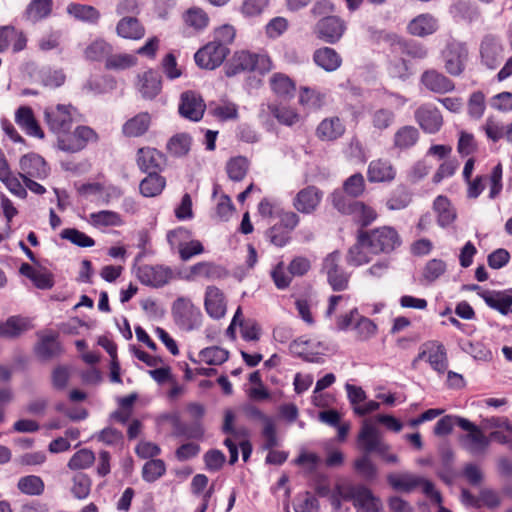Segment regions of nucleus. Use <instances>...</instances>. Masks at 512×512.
<instances>
[{
    "label": "nucleus",
    "mask_w": 512,
    "mask_h": 512,
    "mask_svg": "<svg viewBox=\"0 0 512 512\" xmlns=\"http://www.w3.org/2000/svg\"><path fill=\"white\" fill-rule=\"evenodd\" d=\"M361 232L362 239L368 242V249L372 254H389L402 245L401 236L392 226H382Z\"/></svg>",
    "instance_id": "f257e3e1"
},
{
    "label": "nucleus",
    "mask_w": 512,
    "mask_h": 512,
    "mask_svg": "<svg viewBox=\"0 0 512 512\" xmlns=\"http://www.w3.org/2000/svg\"><path fill=\"white\" fill-rule=\"evenodd\" d=\"M458 427L467 433L459 437L461 447L472 456L483 455L490 446V439L481 428L466 418H458Z\"/></svg>",
    "instance_id": "f03ea898"
},
{
    "label": "nucleus",
    "mask_w": 512,
    "mask_h": 512,
    "mask_svg": "<svg viewBox=\"0 0 512 512\" xmlns=\"http://www.w3.org/2000/svg\"><path fill=\"white\" fill-rule=\"evenodd\" d=\"M270 69V60L265 55H258L248 51L236 52L225 66V73L228 77L236 76L243 72L259 70L260 72Z\"/></svg>",
    "instance_id": "7ed1b4c3"
},
{
    "label": "nucleus",
    "mask_w": 512,
    "mask_h": 512,
    "mask_svg": "<svg viewBox=\"0 0 512 512\" xmlns=\"http://www.w3.org/2000/svg\"><path fill=\"white\" fill-rule=\"evenodd\" d=\"M172 315L176 325L184 331L197 330L202 325L201 310L187 297H178L173 302Z\"/></svg>",
    "instance_id": "20e7f679"
},
{
    "label": "nucleus",
    "mask_w": 512,
    "mask_h": 512,
    "mask_svg": "<svg viewBox=\"0 0 512 512\" xmlns=\"http://www.w3.org/2000/svg\"><path fill=\"white\" fill-rule=\"evenodd\" d=\"M289 350L306 362L320 363L321 355L329 350V344L317 338L301 336L290 343Z\"/></svg>",
    "instance_id": "39448f33"
},
{
    "label": "nucleus",
    "mask_w": 512,
    "mask_h": 512,
    "mask_svg": "<svg viewBox=\"0 0 512 512\" xmlns=\"http://www.w3.org/2000/svg\"><path fill=\"white\" fill-rule=\"evenodd\" d=\"M136 277L141 284L153 288H160L174 278V272L169 266L162 264H144L136 267Z\"/></svg>",
    "instance_id": "423d86ee"
},
{
    "label": "nucleus",
    "mask_w": 512,
    "mask_h": 512,
    "mask_svg": "<svg viewBox=\"0 0 512 512\" xmlns=\"http://www.w3.org/2000/svg\"><path fill=\"white\" fill-rule=\"evenodd\" d=\"M341 254L333 251L323 260V271L327 275V281L334 291H344L348 288L350 274L340 265Z\"/></svg>",
    "instance_id": "0eeeda50"
},
{
    "label": "nucleus",
    "mask_w": 512,
    "mask_h": 512,
    "mask_svg": "<svg viewBox=\"0 0 512 512\" xmlns=\"http://www.w3.org/2000/svg\"><path fill=\"white\" fill-rule=\"evenodd\" d=\"M444 67L452 76H459L465 69L468 49L465 43L451 40L442 52Z\"/></svg>",
    "instance_id": "6e6552de"
},
{
    "label": "nucleus",
    "mask_w": 512,
    "mask_h": 512,
    "mask_svg": "<svg viewBox=\"0 0 512 512\" xmlns=\"http://www.w3.org/2000/svg\"><path fill=\"white\" fill-rule=\"evenodd\" d=\"M228 53L229 49L226 45L212 41L199 49L195 53L194 59L199 67L213 70L223 63Z\"/></svg>",
    "instance_id": "1a4fd4ad"
},
{
    "label": "nucleus",
    "mask_w": 512,
    "mask_h": 512,
    "mask_svg": "<svg viewBox=\"0 0 512 512\" xmlns=\"http://www.w3.org/2000/svg\"><path fill=\"white\" fill-rule=\"evenodd\" d=\"M72 106L58 104L54 107L45 109V120L49 129L56 135L70 131L73 125V118L71 114Z\"/></svg>",
    "instance_id": "9d476101"
},
{
    "label": "nucleus",
    "mask_w": 512,
    "mask_h": 512,
    "mask_svg": "<svg viewBox=\"0 0 512 512\" xmlns=\"http://www.w3.org/2000/svg\"><path fill=\"white\" fill-rule=\"evenodd\" d=\"M346 23L338 16L320 19L315 26L317 37L329 44L337 43L346 31Z\"/></svg>",
    "instance_id": "9b49d317"
},
{
    "label": "nucleus",
    "mask_w": 512,
    "mask_h": 512,
    "mask_svg": "<svg viewBox=\"0 0 512 512\" xmlns=\"http://www.w3.org/2000/svg\"><path fill=\"white\" fill-rule=\"evenodd\" d=\"M415 120L425 133L435 134L443 125V117L437 107L426 103L418 107L414 113Z\"/></svg>",
    "instance_id": "f8f14e48"
},
{
    "label": "nucleus",
    "mask_w": 512,
    "mask_h": 512,
    "mask_svg": "<svg viewBox=\"0 0 512 512\" xmlns=\"http://www.w3.org/2000/svg\"><path fill=\"white\" fill-rule=\"evenodd\" d=\"M481 62L489 69H495L503 58V46L499 37L487 34L480 43Z\"/></svg>",
    "instance_id": "ddd939ff"
},
{
    "label": "nucleus",
    "mask_w": 512,
    "mask_h": 512,
    "mask_svg": "<svg viewBox=\"0 0 512 512\" xmlns=\"http://www.w3.org/2000/svg\"><path fill=\"white\" fill-rule=\"evenodd\" d=\"M206 105L200 94L194 91H185L181 94L179 114L188 120L199 121L205 112Z\"/></svg>",
    "instance_id": "4468645a"
},
{
    "label": "nucleus",
    "mask_w": 512,
    "mask_h": 512,
    "mask_svg": "<svg viewBox=\"0 0 512 512\" xmlns=\"http://www.w3.org/2000/svg\"><path fill=\"white\" fill-rule=\"evenodd\" d=\"M20 177L23 179L38 178L43 179L48 175V167L43 159L38 154L30 153L24 155L20 159Z\"/></svg>",
    "instance_id": "2eb2a0df"
},
{
    "label": "nucleus",
    "mask_w": 512,
    "mask_h": 512,
    "mask_svg": "<svg viewBox=\"0 0 512 512\" xmlns=\"http://www.w3.org/2000/svg\"><path fill=\"white\" fill-rule=\"evenodd\" d=\"M354 506L357 512H379L381 509V501L373 495L372 491L363 486H354L350 491Z\"/></svg>",
    "instance_id": "dca6fc26"
},
{
    "label": "nucleus",
    "mask_w": 512,
    "mask_h": 512,
    "mask_svg": "<svg viewBox=\"0 0 512 512\" xmlns=\"http://www.w3.org/2000/svg\"><path fill=\"white\" fill-rule=\"evenodd\" d=\"M15 122L29 136L44 138V132L37 122L33 110L28 106H21L15 112Z\"/></svg>",
    "instance_id": "f3484780"
},
{
    "label": "nucleus",
    "mask_w": 512,
    "mask_h": 512,
    "mask_svg": "<svg viewBox=\"0 0 512 512\" xmlns=\"http://www.w3.org/2000/svg\"><path fill=\"white\" fill-rule=\"evenodd\" d=\"M165 162L164 155L154 148H140L137 164L145 173H158Z\"/></svg>",
    "instance_id": "a211bd4d"
},
{
    "label": "nucleus",
    "mask_w": 512,
    "mask_h": 512,
    "mask_svg": "<svg viewBox=\"0 0 512 512\" xmlns=\"http://www.w3.org/2000/svg\"><path fill=\"white\" fill-rule=\"evenodd\" d=\"M204 307L207 314L214 319L225 315L226 304L221 290L215 286H208L205 292Z\"/></svg>",
    "instance_id": "6ab92c4d"
},
{
    "label": "nucleus",
    "mask_w": 512,
    "mask_h": 512,
    "mask_svg": "<svg viewBox=\"0 0 512 512\" xmlns=\"http://www.w3.org/2000/svg\"><path fill=\"white\" fill-rule=\"evenodd\" d=\"M137 89L145 99L155 98L162 89L161 76L152 69L138 76Z\"/></svg>",
    "instance_id": "aec40b11"
},
{
    "label": "nucleus",
    "mask_w": 512,
    "mask_h": 512,
    "mask_svg": "<svg viewBox=\"0 0 512 512\" xmlns=\"http://www.w3.org/2000/svg\"><path fill=\"white\" fill-rule=\"evenodd\" d=\"M421 83L431 92L444 94L454 90L453 81L436 70H427L421 76Z\"/></svg>",
    "instance_id": "412c9836"
},
{
    "label": "nucleus",
    "mask_w": 512,
    "mask_h": 512,
    "mask_svg": "<svg viewBox=\"0 0 512 512\" xmlns=\"http://www.w3.org/2000/svg\"><path fill=\"white\" fill-rule=\"evenodd\" d=\"M322 193L315 186H308L297 193L294 200L295 208L305 214L313 212L319 205Z\"/></svg>",
    "instance_id": "4be33fe9"
},
{
    "label": "nucleus",
    "mask_w": 512,
    "mask_h": 512,
    "mask_svg": "<svg viewBox=\"0 0 512 512\" xmlns=\"http://www.w3.org/2000/svg\"><path fill=\"white\" fill-rule=\"evenodd\" d=\"M171 422L173 427V435L175 437L200 440L204 436L205 431L200 421L185 423L181 421L179 416L174 415L171 417Z\"/></svg>",
    "instance_id": "5701e85b"
},
{
    "label": "nucleus",
    "mask_w": 512,
    "mask_h": 512,
    "mask_svg": "<svg viewBox=\"0 0 512 512\" xmlns=\"http://www.w3.org/2000/svg\"><path fill=\"white\" fill-rule=\"evenodd\" d=\"M410 34L425 37L435 33L438 29V20L429 13L420 14L408 24Z\"/></svg>",
    "instance_id": "b1692460"
},
{
    "label": "nucleus",
    "mask_w": 512,
    "mask_h": 512,
    "mask_svg": "<svg viewBox=\"0 0 512 512\" xmlns=\"http://www.w3.org/2000/svg\"><path fill=\"white\" fill-rule=\"evenodd\" d=\"M395 175L396 171L393 165L387 160H373L368 166L367 177L370 182H390Z\"/></svg>",
    "instance_id": "393cba45"
},
{
    "label": "nucleus",
    "mask_w": 512,
    "mask_h": 512,
    "mask_svg": "<svg viewBox=\"0 0 512 512\" xmlns=\"http://www.w3.org/2000/svg\"><path fill=\"white\" fill-rule=\"evenodd\" d=\"M313 61L326 72L336 71L342 64L339 53L330 47L316 49L313 53Z\"/></svg>",
    "instance_id": "a878e982"
},
{
    "label": "nucleus",
    "mask_w": 512,
    "mask_h": 512,
    "mask_svg": "<svg viewBox=\"0 0 512 512\" xmlns=\"http://www.w3.org/2000/svg\"><path fill=\"white\" fill-rule=\"evenodd\" d=\"M226 271L223 267L211 262H198L190 267V273L185 276L187 281H192L196 277H202L207 280H216L224 277Z\"/></svg>",
    "instance_id": "bb28decb"
},
{
    "label": "nucleus",
    "mask_w": 512,
    "mask_h": 512,
    "mask_svg": "<svg viewBox=\"0 0 512 512\" xmlns=\"http://www.w3.org/2000/svg\"><path fill=\"white\" fill-rule=\"evenodd\" d=\"M357 441L364 454L368 455L375 452L383 443L377 429L367 422L362 425Z\"/></svg>",
    "instance_id": "cd10ccee"
},
{
    "label": "nucleus",
    "mask_w": 512,
    "mask_h": 512,
    "mask_svg": "<svg viewBox=\"0 0 512 512\" xmlns=\"http://www.w3.org/2000/svg\"><path fill=\"white\" fill-rule=\"evenodd\" d=\"M478 295L490 308L507 315L512 306V295L500 291H482Z\"/></svg>",
    "instance_id": "c85d7f7f"
},
{
    "label": "nucleus",
    "mask_w": 512,
    "mask_h": 512,
    "mask_svg": "<svg viewBox=\"0 0 512 512\" xmlns=\"http://www.w3.org/2000/svg\"><path fill=\"white\" fill-rule=\"evenodd\" d=\"M420 137L419 130L412 125H405L397 129L393 136V145L400 151L414 147Z\"/></svg>",
    "instance_id": "c756f323"
},
{
    "label": "nucleus",
    "mask_w": 512,
    "mask_h": 512,
    "mask_svg": "<svg viewBox=\"0 0 512 512\" xmlns=\"http://www.w3.org/2000/svg\"><path fill=\"white\" fill-rule=\"evenodd\" d=\"M345 132V125L339 117L326 118L317 127V136L322 140L333 141Z\"/></svg>",
    "instance_id": "7c9ffc66"
},
{
    "label": "nucleus",
    "mask_w": 512,
    "mask_h": 512,
    "mask_svg": "<svg viewBox=\"0 0 512 512\" xmlns=\"http://www.w3.org/2000/svg\"><path fill=\"white\" fill-rule=\"evenodd\" d=\"M30 322L21 316H11L5 322L0 323V337L12 339L19 337L29 330Z\"/></svg>",
    "instance_id": "2f4dec72"
},
{
    "label": "nucleus",
    "mask_w": 512,
    "mask_h": 512,
    "mask_svg": "<svg viewBox=\"0 0 512 512\" xmlns=\"http://www.w3.org/2000/svg\"><path fill=\"white\" fill-rule=\"evenodd\" d=\"M387 482L396 491L410 493L419 487L420 477L408 472L390 473Z\"/></svg>",
    "instance_id": "473e14b6"
},
{
    "label": "nucleus",
    "mask_w": 512,
    "mask_h": 512,
    "mask_svg": "<svg viewBox=\"0 0 512 512\" xmlns=\"http://www.w3.org/2000/svg\"><path fill=\"white\" fill-rule=\"evenodd\" d=\"M433 208L437 213V223L440 227L446 228L455 221L456 212L447 197L437 196Z\"/></svg>",
    "instance_id": "72a5a7b5"
},
{
    "label": "nucleus",
    "mask_w": 512,
    "mask_h": 512,
    "mask_svg": "<svg viewBox=\"0 0 512 512\" xmlns=\"http://www.w3.org/2000/svg\"><path fill=\"white\" fill-rule=\"evenodd\" d=\"M150 122L151 117L148 113H139L124 123L123 134L127 137H139L148 130Z\"/></svg>",
    "instance_id": "f704fd0d"
},
{
    "label": "nucleus",
    "mask_w": 512,
    "mask_h": 512,
    "mask_svg": "<svg viewBox=\"0 0 512 512\" xmlns=\"http://www.w3.org/2000/svg\"><path fill=\"white\" fill-rule=\"evenodd\" d=\"M366 248L368 249V242L362 239V232L359 231L356 243L348 250L346 257L347 263L354 267L369 263L371 258L365 251Z\"/></svg>",
    "instance_id": "c9c22d12"
},
{
    "label": "nucleus",
    "mask_w": 512,
    "mask_h": 512,
    "mask_svg": "<svg viewBox=\"0 0 512 512\" xmlns=\"http://www.w3.org/2000/svg\"><path fill=\"white\" fill-rule=\"evenodd\" d=\"M117 34L126 39H140L144 36L145 30L135 17H123L117 24Z\"/></svg>",
    "instance_id": "e433bc0d"
},
{
    "label": "nucleus",
    "mask_w": 512,
    "mask_h": 512,
    "mask_svg": "<svg viewBox=\"0 0 512 512\" xmlns=\"http://www.w3.org/2000/svg\"><path fill=\"white\" fill-rule=\"evenodd\" d=\"M66 10L67 13L76 20L89 24H96L100 19V12L90 5L70 3Z\"/></svg>",
    "instance_id": "4c0bfd02"
},
{
    "label": "nucleus",
    "mask_w": 512,
    "mask_h": 512,
    "mask_svg": "<svg viewBox=\"0 0 512 512\" xmlns=\"http://www.w3.org/2000/svg\"><path fill=\"white\" fill-rule=\"evenodd\" d=\"M428 362L433 370L444 373L448 368L447 352L443 344L434 342L428 349Z\"/></svg>",
    "instance_id": "58836bf2"
},
{
    "label": "nucleus",
    "mask_w": 512,
    "mask_h": 512,
    "mask_svg": "<svg viewBox=\"0 0 512 512\" xmlns=\"http://www.w3.org/2000/svg\"><path fill=\"white\" fill-rule=\"evenodd\" d=\"M53 8L52 0H32L25 10V16L28 20L36 23L47 18Z\"/></svg>",
    "instance_id": "ea45409f"
},
{
    "label": "nucleus",
    "mask_w": 512,
    "mask_h": 512,
    "mask_svg": "<svg viewBox=\"0 0 512 512\" xmlns=\"http://www.w3.org/2000/svg\"><path fill=\"white\" fill-rule=\"evenodd\" d=\"M148 175L140 182V192L144 197H154L162 192L165 187V178L159 173H147Z\"/></svg>",
    "instance_id": "a19ab883"
},
{
    "label": "nucleus",
    "mask_w": 512,
    "mask_h": 512,
    "mask_svg": "<svg viewBox=\"0 0 512 512\" xmlns=\"http://www.w3.org/2000/svg\"><path fill=\"white\" fill-rule=\"evenodd\" d=\"M249 162L246 157L237 156L231 158L226 164V172L229 179L239 182L244 179L247 174Z\"/></svg>",
    "instance_id": "79ce46f5"
},
{
    "label": "nucleus",
    "mask_w": 512,
    "mask_h": 512,
    "mask_svg": "<svg viewBox=\"0 0 512 512\" xmlns=\"http://www.w3.org/2000/svg\"><path fill=\"white\" fill-rule=\"evenodd\" d=\"M35 351L43 359H49L60 352V344L55 334L44 335L37 344Z\"/></svg>",
    "instance_id": "37998d69"
},
{
    "label": "nucleus",
    "mask_w": 512,
    "mask_h": 512,
    "mask_svg": "<svg viewBox=\"0 0 512 512\" xmlns=\"http://www.w3.org/2000/svg\"><path fill=\"white\" fill-rule=\"evenodd\" d=\"M18 489L26 495L39 496L44 492V482L36 475L21 477L17 483Z\"/></svg>",
    "instance_id": "c03bdc74"
},
{
    "label": "nucleus",
    "mask_w": 512,
    "mask_h": 512,
    "mask_svg": "<svg viewBox=\"0 0 512 512\" xmlns=\"http://www.w3.org/2000/svg\"><path fill=\"white\" fill-rule=\"evenodd\" d=\"M112 46L103 39H96L85 49V57L90 61L106 59L112 53Z\"/></svg>",
    "instance_id": "a18cd8bd"
},
{
    "label": "nucleus",
    "mask_w": 512,
    "mask_h": 512,
    "mask_svg": "<svg viewBox=\"0 0 512 512\" xmlns=\"http://www.w3.org/2000/svg\"><path fill=\"white\" fill-rule=\"evenodd\" d=\"M38 79L46 87L58 88L64 84L66 76L61 69L43 67L38 72Z\"/></svg>",
    "instance_id": "49530a36"
},
{
    "label": "nucleus",
    "mask_w": 512,
    "mask_h": 512,
    "mask_svg": "<svg viewBox=\"0 0 512 512\" xmlns=\"http://www.w3.org/2000/svg\"><path fill=\"white\" fill-rule=\"evenodd\" d=\"M459 346L463 352L471 355L476 360L488 361L492 358V352L482 342L465 340L461 341Z\"/></svg>",
    "instance_id": "de8ad7c7"
},
{
    "label": "nucleus",
    "mask_w": 512,
    "mask_h": 512,
    "mask_svg": "<svg viewBox=\"0 0 512 512\" xmlns=\"http://www.w3.org/2000/svg\"><path fill=\"white\" fill-rule=\"evenodd\" d=\"M370 119L373 128L382 132L394 123L395 113L388 108H380L371 112Z\"/></svg>",
    "instance_id": "09e8293b"
},
{
    "label": "nucleus",
    "mask_w": 512,
    "mask_h": 512,
    "mask_svg": "<svg viewBox=\"0 0 512 512\" xmlns=\"http://www.w3.org/2000/svg\"><path fill=\"white\" fill-rule=\"evenodd\" d=\"M411 202V193L404 186H398L387 199L386 206L389 210H402Z\"/></svg>",
    "instance_id": "8fccbe9b"
},
{
    "label": "nucleus",
    "mask_w": 512,
    "mask_h": 512,
    "mask_svg": "<svg viewBox=\"0 0 512 512\" xmlns=\"http://www.w3.org/2000/svg\"><path fill=\"white\" fill-rule=\"evenodd\" d=\"M90 222L95 227L121 226L123 224L121 216L117 212L110 210L91 213Z\"/></svg>",
    "instance_id": "3c124183"
},
{
    "label": "nucleus",
    "mask_w": 512,
    "mask_h": 512,
    "mask_svg": "<svg viewBox=\"0 0 512 512\" xmlns=\"http://www.w3.org/2000/svg\"><path fill=\"white\" fill-rule=\"evenodd\" d=\"M166 472L165 462L161 459H151L142 468L144 481L152 483L161 478Z\"/></svg>",
    "instance_id": "603ef678"
},
{
    "label": "nucleus",
    "mask_w": 512,
    "mask_h": 512,
    "mask_svg": "<svg viewBox=\"0 0 512 512\" xmlns=\"http://www.w3.org/2000/svg\"><path fill=\"white\" fill-rule=\"evenodd\" d=\"M191 146V137L188 134L180 133L173 136L167 143V149L173 156H185Z\"/></svg>",
    "instance_id": "864d4df0"
},
{
    "label": "nucleus",
    "mask_w": 512,
    "mask_h": 512,
    "mask_svg": "<svg viewBox=\"0 0 512 512\" xmlns=\"http://www.w3.org/2000/svg\"><path fill=\"white\" fill-rule=\"evenodd\" d=\"M137 64V57L133 54H110L106 60V68L109 70H125Z\"/></svg>",
    "instance_id": "5fc2aeb1"
},
{
    "label": "nucleus",
    "mask_w": 512,
    "mask_h": 512,
    "mask_svg": "<svg viewBox=\"0 0 512 512\" xmlns=\"http://www.w3.org/2000/svg\"><path fill=\"white\" fill-rule=\"evenodd\" d=\"M272 90L281 97L292 96L295 91L293 81L286 75L277 73L270 80Z\"/></svg>",
    "instance_id": "6e6d98bb"
},
{
    "label": "nucleus",
    "mask_w": 512,
    "mask_h": 512,
    "mask_svg": "<svg viewBox=\"0 0 512 512\" xmlns=\"http://www.w3.org/2000/svg\"><path fill=\"white\" fill-rule=\"evenodd\" d=\"M183 20L187 26L192 27L195 30L204 29L209 22L207 14L197 7L188 9L183 15Z\"/></svg>",
    "instance_id": "4d7b16f0"
},
{
    "label": "nucleus",
    "mask_w": 512,
    "mask_h": 512,
    "mask_svg": "<svg viewBox=\"0 0 512 512\" xmlns=\"http://www.w3.org/2000/svg\"><path fill=\"white\" fill-rule=\"evenodd\" d=\"M350 197L344 191H334L332 194L333 206L342 214L352 215L359 201Z\"/></svg>",
    "instance_id": "13d9d810"
},
{
    "label": "nucleus",
    "mask_w": 512,
    "mask_h": 512,
    "mask_svg": "<svg viewBox=\"0 0 512 512\" xmlns=\"http://www.w3.org/2000/svg\"><path fill=\"white\" fill-rule=\"evenodd\" d=\"M199 357L201 361L208 365H221L227 361L229 353L223 348L213 346L202 349L199 353Z\"/></svg>",
    "instance_id": "bf43d9fd"
},
{
    "label": "nucleus",
    "mask_w": 512,
    "mask_h": 512,
    "mask_svg": "<svg viewBox=\"0 0 512 512\" xmlns=\"http://www.w3.org/2000/svg\"><path fill=\"white\" fill-rule=\"evenodd\" d=\"M71 492L77 499H85L91 491V479L85 473L78 472L73 476Z\"/></svg>",
    "instance_id": "052dcab7"
},
{
    "label": "nucleus",
    "mask_w": 512,
    "mask_h": 512,
    "mask_svg": "<svg viewBox=\"0 0 512 512\" xmlns=\"http://www.w3.org/2000/svg\"><path fill=\"white\" fill-rule=\"evenodd\" d=\"M485 109L486 103L484 93L482 91L473 92L467 103L468 115L475 120H479L483 116Z\"/></svg>",
    "instance_id": "680f3d73"
},
{
    "label": "nucleus",
    "mask_w": 512,
    "mask_h": 512,
    "mask_svg": "<svg viewBox=\"0 0 512 512\" xmlns=\"http://www.w3.org/2000/svg\"><path fill=\"white\" fill-rule=\"evenodd\" d=\"M355 471L365 480H374L377 476V468L368 454H364L354 461Z\"/></svg>",
    "instance_id": "e2e57ef3"
},
{
    "label": "nucleus",
    "mask_w": 512,
    "mask_h": 512,
    "mask_svg": "<svg viewBox=\"0 0 512 512\" xmlns=\"http://www.w3.org/2000/svg\"><path fill=\"white\" fill-rule=\"evenodd\" d=\"M60 236L62 239L68 240L79 247L86 248L95 245L93 238L75 228H66L62 230Z\"/></svg>",
    "instance_id": "0e129e2a"
},
{
    "label": "nucleus",
    "mask_w": 512,
    "mask_h": 512,
    "mask_svg": "<svg viewBox=\"0 0 512 512\" xmlns=\"http://www.w3.org/2000/svg\"><path fill=\"white\" fill-rule=\"evenodd\" d=\"M365 189L364 177L361 173H355L343 183V190L351 198L359 197Z\"/></svg>",
    "instance_id": "69168bd1"
},
{
    "label": "nucleus",
    "mask_w": 512,
    "mask_h": 512,
    "mask_svg": "<svg viewBox=\"0 0 512 512\" xmlns=\"http://www.w3.org/2000/svg\"><path fill=\"white\" fill-rule=\"evenodd\" d=\"M95 461L94 453L89 449H81L69 460L68 467L72 470L85 469Z\"/></svg>",
    "instance_id": "338daca9"
},
{
    "label": "nucleus",
    "mask_w": 512,
    "mask_h": 512,
    "mask_svg": "<svg viewBox=\"0 0 512 512\" xmlns=\"http://www.w3.org/2000/svg\"><path fill=\"white\" fill-rule=\"evenodd\" d=\"M269 110L281 124L291 126L298 120L297 113H295V111L289 107L269 105Z\"/></svg>",
    "instance_id": "774afa93"
}]
</instances>
